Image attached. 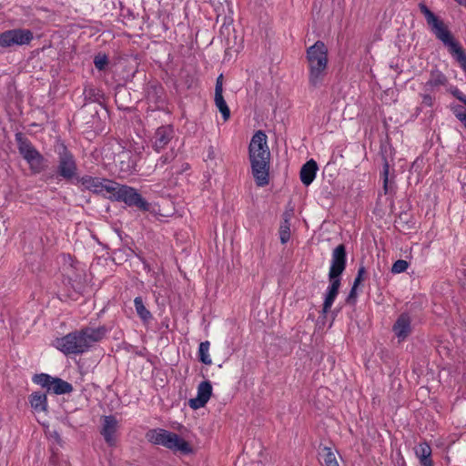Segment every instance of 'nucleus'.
Segmentation results:
<instances>
[{"label":"nucleus","mask_w":466,"mask_h":466,"mask_svg":"<svg viewBox=\"0 0 466 466\" xmlns=\"http://www.w3.org/2000/svg\"><path fill=\"white\" fill-rule=\"evenodd\" d=\"M248 157L256 185L258 187L268 185L270 150L267 135L263 131H257L253 135L248 147Z\"/></svg>","instance_id":"nucleus-1"},{"label":"nucleus","mask_w":466,"mask_h":466,"mask_svg":"<svg viewBox=\"0 0 466 466\" xmlns=\"http://www.w3.org/2000/svg\"><path fill=\"white\" fill-rule=\"evenodd\" d=\"M419 8L424 15L432 34L448 48L452 57L466 72V54L459 42L455 40L448 26L441 19L434 15L425 4L420 3Z\"/></svg>","instance_id":"nucleus-2"},{"label":"nucleus","mask_w":466,"mask_h":466,"mask_svg":"<svg viewBox=\"0 0 466 466\" xmlns=\"http://www.w3.org/2000/svg\"><path fill=\"white\" fill-rule=\"evenodd\" d=\"M105 334L106 329L103 327H87L56 339L55 347L65 354H80L101 340Z\"/></svg>","instance_id":"nucleus-3"},{"label":"nucleus","mask_w":466,"mask_h":466,"mask_svg":"<svg viewBox=\"0 0 466 466\" xmlns=\"http://www.w3.org/2000/svg\"><path fill=\"white\" fill-rule=\"evenodd\" d=\"M307 60L309 64V85L319 86L327 75L328 68V48L321 41H317L307 50Z\"/></svg>","instance_id":"nucleus-4"},{"label":"nucleus","mask_w":466,"mask_h":466,"mask_svg":"<svg viewBox=\"0 0 466 466\" xmlns=\"http://www.w3.org/2000/svg\"><path fill=\"white\" fill-rule=\"evenodd\" d=\"M146 439L154 445L163 446L174 452L190 454L193 451L190 444L175 432L164 429H152L146 433Z\"/></svg>","instance_id":"nucleus-5"},{"label":"nucleus","mask_w":466,"mask_h":466,"mask_svg":"<svg viewBox=\"0 0 466 466\" xmlns=\"http://www.w3.org/2000/svg\"><path fill=\"white\" fill-rule=\"evenodd\" d=\"M15 141L20 155L27 162L31 171L35 174L43 171L46 160L32 143L21 133L15 135Z\"/></svg>","instance_id":"nucleus-6"},{"label":"nucleus","mask_w":466,"mask_h":466,"mask_svg":"<svg viewBox=\"0 0 466 466\" xmlns=\"http://www.w3.org/2000/svg\"><path fill=\"white\" fill-rule=\"evenodd\" d=\"M109 198L123 201L130 207H137L141 210H148L149 204L141 197L134 187L120 185L115 182L114 190L110 192Z\"/></svg>","instance_id":"nucleus-7"},{"label":"nucleus","mask_w":466,"mask_h":466,"mask_svg":"<svg viewBox=\"0 0 466 466\" xmlns=\"http://www.w3.org/2000/svg\"><path fill=\"white\" fill-rule=\"evenodd\" d=\"M33 39L34 34L29 29H9L0 34V47L7 49L15 46H27Z\"/></svg>","instance_id":"nucleus-8"},{"label":"nucleus","mask_w":466,"mask_h":466,"mask_svg":"<svg viewBox=\"0 0 466 466\" xmlns=\"http://www.w3.org/2000/svg\"><path fill=\"white\" fill-rule=\"evenodd\" d=\"M33 382L56 395L66 394L73 391V386L69 382L46 373L35 375L33 377Z\"/></svg>","instance_id":"nucleus-9"},{"label":"nucleus","mask_w":466,"mask_h":466,"mask_svg":"<svg viewBox=\"0 0 466 466\" xmlns=\"http://www.w3.org/2000/svg\"><path fill=\"white\" fill-rule=\"evenodd\" d=\"M77 184L82 189L92 191L109 198L110 192L114 190L115 181L85 175L77 178Z\"/></svg>","instance_id":"nucleus-10"},{"label":"nucleus","mask_w":466,"mask_h":466,"mask_svg":"<svg viewBox=\"0 0 466 466\" xmlns=\"http://www.w3.org/2000/svg\"><path fill=\"white\" fill-rule=\"evenodd\" d=\"M174 129L170 126H162L157 128L150 142L156 152L165 149L174 138Z\"/></svg>","instance_id":"nucleus-11"},{"label":"nucleus","mask_w":466,"mask_h":466,"mask_svg":"<svg viewBox=\"0 0 466 466\" xmlns=\"http://www.w3.org/2000/svg\"><path fill=\"white\" fill-rule=\"evenodd\" d=\"M346 268V250L343 245L337 246L331 255L329 279H339Z\"/></svg>","instance_id":"nucleus-12"},{"label":"nucleus","mask_w":466,"mask_h":466,"mask_svg":"<svg viewBox=\"0 0 466 466\" xmlns=\"http://www.w3.org/2000/svg\"><path fill=\"white\" fill-rule=\"evenodd\" d=\"M59 155V164H58V173L61 177L66 179H70L75 177L76 173V165L74 159L73 155L68 152V150L62 147L61 150L58 152Z\"/></svg>","instance_id":"nucleus-13"},{"label":"nucleus","mask_w":466,"mask_h":466,"mask_svg":"<svg viewBox=\"0 0 466 466\" xmlns=\"http://www.w3.org/2000/svg\"><path fill=\"white\" fill-rule=\"evenodd\" d=\"M119 422L116 417L109 415L102 419L100 433L109 446H115L117 441Z\"/></svg>","instance_id":"nucleus-14"},{"label":"nucleus","mask_w":466,"mask_h":466,"mask_svg":"<svg viewBox=\"0 0 466 466\" xmlns=\"http://www.w3.org/2000/svg\"><path fill=\"white\" fill-rule=\"evenodd\" d=\"M411 330L412 327L410 316L408 313L400 314L392 327V331L398 339V341L402 342L406 340L411 333Z\"/></svg>","instance_id":"nucleus-15"},{"label":"nucleus","mask_w":466,"mask_h":466,"mask_svg":"<svg viewBox=\"0 0 466 466\" xmlns=\"http://www.w3.org/2000/svg\"><path fill=\"white\" fill-rule=\"evenodd\" d=\"M211 394V383L208 380L202 381L198 387L197 397L189 400V406L194 410L204 407L210 399Z\"/></svg>","instance_id":"nucleus-16"},{"label":"nucleus","mask_w":466,"mask_h":466,"mask_svg":"<svg viewBox=\"0 0 466 466\" xmlns=\"http://www.w3.org/2000/svg\"><path fill=\"white\" fill-rule=\"evenodd\" d=\"M448 79L444 74L439 70L431 72L429 80L424 84V91L433 93L438 91L441 86H446Z\"/></svg>","instance_id":"nucleus-17"},{"label":"nucleus","mask_w":466,"mask_h":466,"mask_svg":"<svg viewBox=\"0 0 466 466\" xmlns=\"http://www.w3.org/2000/svg\"><path fill=\"white\" fill-rule=\"evenodd\" d=\"M329 285L327 289L324 303H323V314H326L332 307L335 299L339 293L340 287V279H329Z\"/></svg>","instance_id":"nucleus-18"},{"label":"nucleus","mask_w":466,"mask_h":466,"mask_svg":"<svg viewBox=\"0 0 466 466\" xmlns=\"http://www.w3.org/2000/svg\"><path fill=\"white\" fill-rule=\"evenodd\" d=\"M318 165L315 160L307 161L301 167L299 177L305 186H309L316 177Z\"/></svg>","instance_id":"nucleus-19"},{"label":"nucleus","mask_w":466,"mask_h":466,"mask_svg":"<svg viewBox=\"0 0 466 466\" xmlns=\"http://www.w3.org/2000/svg\"><path fill=\"white\" fill-rule=\"evenodd\" d=\"M31 407L36 411H46L47 409V397L45 393L34 392L29 398Z\"/></svg>","instance_id":"nucleus-20"},{"label":"nucleus","mask_w":466,"mask_h":466,"mask_svg":"<svg viewBox=\"0 0 466 466\" xmlns=\"http://www.w3.org/2000/svg\"><path fill=\"white\" fill-rule=\"evenodd\" d=\"M415 453L420 459L422 466H431V461L430 459L431 454V449L427 443H420L416 449Z\"/></svg>","instance_id":"nucleus-21"},{"label":"nucleus","mask_w":466,"mask_h":466,"mask_svg":"<svg viewBox=\"0 0 466 466\" xmlns=\"http://www.w3.org/2000/svg\"><path fill=\"white\" fill-rule=\"evenodd\" d=\"M134 305H135V309H136L137 315L140 317V319L144 322H147L149 319H151L152 315H151L150 311L144 305V302H143V299L141 297L135 298Z\"/></svg>","instance_id":"nucleus-22"},{"label":"nucleus","mask_w":466,"mask_h":466,"mask_svg":"<svg viewBox=\"0 0 466 466\" xmlns=\"http://www.w3.org/2000/svg\"><path fill=\"white\" fill-rule=\"evenodd\" d=\"M320 459L323 461L325 466H339L335 453L329 447H324L319 452Z\"/></svg>","instance_id":"nucleus-23"},{"label":"nucleus","mask_w":466,"mask_h":466,"mask_svg":"<svg viewBox=\"0 0 466 466\" xmlns=\"http://www.w3.org/2000/svg\"><path fill=\"white\" fill-rule=\"evenodd\" d=\"M215 105L221 113L224 121L228 120L230 117V110L223 97V94L215 95Z\"/></svg>","instance_id":"nucleus-24"},{"label":"nucleus","mask_w":466,"mask_h":466,"mask_svg":"<svg viewBox=\"0 0 466 466\" xmlns=\"http://www.w3.org/2000/svg\"><path fill=\"white\" fill-rule=\"evenodd\" d=\"M209 347H210V343H209V341L207 340V341L201 342L199 344V348H198L199 360L206 365L212 364V360L209 355Z\"/></svg>","instance_id":"nucleus-25"},{"label":"nucleus","mask_w":466,"mask_h":466,"mask_svg":"<svg viewBox=\"0 0 466 466\" xmlns=\"http://www.w3.org/2000/svg\"><path fill=\"white\" fill-rule=\"evenodd\" d=\"M279 238L282 244H286L290 239V224L287 218L279 227Z\"/></svg>","instance_id":"nucleus-26"},{"label":"nucleus","mask_w":466,"mask_h":466,"mask_svg":"<svg viewBox=\"0 0 466 466\" xmlns=\"http://www.w3.org/2000/svg\"><path fill=\"white\" fill-rule=\"evenodd\" d=\"M390 167L388 162H385L383 166L382 177H383V189L384 193L387 194L391 191V183L389 178Z\"/></svg>","instance_id":"nucleus-27"},{"label":"nucleus","mask_w":466,"mask_h":466,"mask_svg":"<svg viewBox=\"0 0 466 466\" xmlns=\"http://www.w3.org/2000/svg\"><path fill=\"white\" fill-rule=\"evenodd\" d=\"M409 267V264L406 260L399 259L395 261L391 268V272L394 274H399L404 272Z\"/></svg>","instance_id":"nucleus-28"},{"label":"nucleus","mask_w":466,"mask_h":466,"mask_svg":"<svg viewBox=\"0 0 466 466\" xmlns=\"http://www.w3.org/2000/svg\"><path fill=\"white\" fill-rule=\"evenodd\" d=\"M175 157V154L173 151H170L169 153H167L166 155L161 156L156 164L157 167H163L167 163H169L172 161Z\"/></svg>","instance_id":"nucleus-29"},{"label":"nucleus","mask_w":466,"mask_h":466,"mask_svg":"<svg viewBox=\"0 0 466 466\" xmlns=\"http://www.w3.org/2000/svg\"><path fill=\"white\" fill-rule=\"evenodd\" d=\"M94 64L98 70H103L107 65V57L105 55H98L95 57Z\"/></svg>","instance_id":"nucleus-30"},{"label":"nucleus","mask_w":466,"mask_h":466,"mask_svg":"<svg viewBox=\"0 0 466 466\" xmlns=\"http://www.w3.org/2000/svg\"><path fill=\"white\" fill-rule=\"evenodd\" d=\"M451 94H452L457 99L466 105V95H464L461 91H460L456 86H451L449 88Z\"/></svg>","instance_id":"nucleus-31"},{"label":"nucleus","mask_w":466,"mask_h":466,"mask_svg":"<svg viewBox=\"0 0 466 466\" xmlns=\"http://www.w3.org/2000/svg\"><path fill=\"white\" fill-rule=\"evenodd\" d=\"M451 94H452L457 99L466 105V95H464L461 91H460L456 86H451L449 88Z\"/></svg>","instance_id":"nucleus-32"},{"label":"nucleus","mask_w":466,"mask_h":466,"mask_svg":"<svg viewBox=\"0 0 466 466\" xmlns=\"http://www.w3.org/2000/svg\"><path fill=\"white\" fill-rule=\"evenodd\" d=\"M422 104L426 106H432L434 103V97L431 95L430 92H426L421 96Z\"/></svg>","instance_id":"nucleus-33"},{"label":"nucleus","mask_w":466,"mask_h":466,"mask_svg":"<svg viewBox=\"0 0 466 466\" xmlns=\"http://www.w3.org/2000/svg\"><path fill=\"white\" fill-rule=\"evenodd\" d=\"M223 94V76L220 75L216 81L215 95Z\"/></svg>","instance_id":"nucleus-34"},{"label":"nucleus","mask_w":466,"mask_h":466,"mask_svg":"<svg viewBox=\"0 0 466 466\" xmlns=\"http://www.w3.org/2000/svg\"><path fill=\"white\" fill-rule=\"evenodd\" d=\"M365 274V268L364 267H360L358 270V274H357V277L355 278L354 279V283L353 285L355 287H359V285L361 283L362 279H363V275Z\"/></svg>","instance_id":"nucleus-35"},{"label":"nucleus","mask_w":466,"mask_h":466,"mask_svg":"<svg viewBox=\"0 0 466 466\" xmlns=\"http://www.w3.org/2000/svg\"><path fill=\"white\" fill-rule=\"evenodd\" d=\"M455 115L461 122L465 121L466 110H457Z\"/></svg>","instance_id":"nucleus-36"},{"label":"nucleus","mask_w":466,"mask_h":466,"mask_svg":"<svg viewBox=\"0 0 466 466\" xmlns=\"http://www.w3.org/2000/svg\"><path fill=\"white\" fill-rule=\"evenodd\" d=\"M357 288L358 287H355L354 285L352 286L351 290H350V292L349 294L348 299H354L356 297V295H357V292H356Z\"/></svg>","instance_id":"nucleus-37"},{"label":"nucleus","mask_w":466,"mask_h":466,"mask_svg":"<svg viewBox=\"0 0 466 466\" xmlns=\"http://www.w3.org/2000/svg\"><path fill=\"white\" fill-rule=\"evenodd\" d=\"M118 159L123 162L125 158L129 157V152L123 151L121 154L118 155Z\"/></svg>","instance_id":"nucleus-38"},{"label":"nucleus","mask_w":466,"mask_h":466,"mask_svg":"<svg viewBox=\"0 0 466 466\" xmlns=\"http://www.w3.org/2000/svg\"><path fill=\"white\" fill-rule=\"evenodd\" d=\"M121 168L127 171V170H130L131 168H135V164L134 163L132 165L128 164L127 167H122Z\"/></svg>","instance_id":"nucleus-39"},{"label":"nucleus","mask_w":466,"mask_h":466,"mask_svg":"<svg viewBox=\"0 0 466 466\" xmlns=\"http://www.w3.org/2000/svg\"><path fill=\"white\" fill-rule=\"evenodd\" d=\"M461 5H466V0H455Z\"/></svg>","instance_id":"nucleus-40"}]
</instances>
